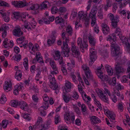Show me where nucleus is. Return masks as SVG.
Returning <instances> with one entry per match:
<instances>
[{
  "mask_svg": "<svg viewBox=\"0 0 130 130\" xmlns=\"http://www.w3.org/2000/svg\"><path fill=\"white\" fill-rule=\"evenodd\" d=\"M107 40L109 41L111 44L110 49L111 54L114 56H117L122 53L120 47L117 44H115L116 38L115 36L112 35H108L107 37Z\"/></svg>",
  "mask_w": 130,
  "mask_h": 130,
  "instance_id": "1",
  "label": "nucleus"
},
{
  "mask_svg": "<svg viewBox=\"0 0 130 130\" xmlns=\"http://www.w3.org/2000/svg\"><path fill=\"white\" fill-rule=\"evenodd\" d=\"M62 37L63 40H65V41H63V47L62 50L63 51V55L64 57H68L69 56V53L70 51V48L68 47V44L69 42V37H66L65 35V33L64 32L62 33Z\"/></svg>",
  "mask_w": 130,
  "mask_h": 130,
  "instance_id": "2",
  "label": "nucleus"
},
{
  "mask_svg": "<svg viewBox=\"0 0 130 130\" xmlns=\"http://www.w3.org/2000/svg\"><path fill=\"white\" fill-rule=\"evenodd\" d=\"M30 2H27L25 0L21 1H12L11 3V5L15 7L23 8L30 5Z\"/></svg>",
  "mask_w": 130,
  "mask_h": 130,
  "instance_id": "3",
  "label": "nucleus"
},
{
  "mask_svg": "<svg viewBox=\"0 0 130 130\" xmlns=\"http://www.w3.org/2000/svg\"><path fill=\"white\" fill-rule=\"evenodd\" d=\"M77 43L78 46L83 50L84 49L87 50L88 45L87 39L82 40L81 38L79 37L77 39Z\"/></svg>",
  "mask_w": 130,
  "mask_h": 130,
  "instance_id": "4",
  "label": "nucleus"
},
{
  "mask_svg": "<svg viewBox=\"0 0 130 130\" xmlns=\"http://www.w3.org/2000/svg\"><path fill=\"white\" fill-rule=\"evenodd\" d=\"M102 90L98 89L97 92L100 98L105 102L108 103V98L106 93Z\"/></svg>",
  "mask_w": 130,
  "mask_h": 130,
  "instance_id": "5",
  "label": "nucleus"
},
{
  "mask_svg": "<svg viewBox=\"0 0 130 130\" xmlns=\"http://www.w3.org/2000/svg\"><path fill=\"white\" fill-rule=\"evenodd\" d=\"M51 76L50 83L51 85L50 86V88L52 89L55 90V93L57 94L59 92L58 85L56 84V80L54 77H52Z\"/></svg>",
  "mask_w": 130,
  "mask_h": 130,
  "instance_id": "6",
  "label": "nucleus"
},
{
  "mask_svg": "<svg viewBox=\"0 0 130 130\" xmlns=\"http://www.w3.org/2000/svg\"><path fill=\"white\" fill-rule=\"evenodd\" d=\"M28 46L29 52L33 54H35L36 51L39 49V46L37 43L33 45L30 42L29 43Z\"/></svg>",
  "mask_w": 130,
  "mask_h": 130,
  "instance_id": "7",
  "label": "nucleus"
},
{
  "mask_svg": "<svg viewBox=\"0 0 130 130\" xmlns=\"http://www.w3.org/2000/svg\"><path fill=\"white\" fill-rule=\"evenodd\" d=\"M31 21L32 25L27 21H24V26L25 28L29 30H31L32 27L35 28L37 23V21L35 20L34 18H32V19Z\"/></svg>",
  "mask_w": 130,
  "mask_h": 130,
  "instance_id": "8",
  "label": "nucleus"
},
{
  "mask_svg": "<svg viewBox=\"0 0 130 130\" xmlns=\"http://www.w3.org/2000/svg\"><path fill=\"white\" fill-rule=\"evenodd\" d=\"M108 17L111 21V25L114 28L116 27L117 24L119 21L118 18L117 17H114L112 13L109 14L108 15Z\"/></svg>",
  "mask_w": 130,
  "mask_h": 130,
  "instance_id": "9",
  "label": "nucleus"
},
{
  "mask_svg": "<svg viewBox=\"0 0 130 130\" xmlns=\"http://www.w3.org/2000/svg\"><path fill=\"white\" fill-rule=\"evenodd\" d=\"M87 14V12L84 13L83 11H80L78 12V18L80 20L85 21L88 22L89 21V20L87 19L86 18Z\"/></svg>",
  "mask_w": 130,
  "mask_h": 130,
  "instance_id": "10",
  "label": "nucleus"
},
{
  "mask_svg": "<svg viewBox=\"0 0 130 130\" xmlns=\"http://www.w3.org/2000/svg\"><path fill=\"white\" fill-rule=\"evenodd\" d=\"M119 38L121 39L122 42L124 44L125 46V47L126 49L127 50H129L130 47V45L128 42L127 39L124 36H120Z\"/></svg>",
  "mask_w": 130,
  "mask_h": 130,
  "instance_id": "11",
  "label": "nucleus"
},
{
  "mask_svg": "<svg viewBox=\"0 0 130 130\" xmlns=\"http://www.w3.org/2000/svg\"><path fill=\"white\" fill-rule=\"evenodd\" d=\"M19 106L22 110L27 111L28 109V106L27 103L25 102L22 101L19 102Z\"/></svg>",
  "mask_w": 130,
  "mask_h": 130,
  "instance_id": "12",
  "label": "nucleus"
},
{
  "mask_svg": "<svg viewBox=\"0 0 130 130\" xmlns=\"http://www.w3.org/2000/svg\"><path fill=\"white\" fill-rule=\"evenodd\" d=\"M20 12L19 11L12 12L11 17L14 21L19 20L20 21Z\"/></svg>",
  "mask_w": 130,
  "mask_h": 130,
  "instance_id": "13",
  "label": "nucleus"
},
{
  "mask_svg": "<svg viewBox=\"0 0 130 130\" xmlns=\"http://www.w3.org/2000/svg\"><path fill=\"white\" fill-rule=\"evenodd\" d=\"M13 35L18 37H20L22 35L23 33L21 31L20 28L19 27H16L13 31Z\"/></svg>",
  "mask_w": 130,
  "mask_h": 130,
  "instance_id": "14",
  "label": "nucleus"
},
{
  "mask_svg": "<svg viewBox=\"0 0 130 130\" xmlns=\"http://www.w3.org/2000/svg\"><path fill=\"white\" fill-rule=\"evenodd\" d=\"M118 12L121 15L124 16L125 17H127L128 19H129L130 11L129 10H122L119 11Z\"/></svg>",
  "mask_w": 130,
  "mask_h": 130,
  "instance_id": "15",
  "label": "nucleus"
},
{
  "mask_svg": "<svg viewBox=\"0 0 130 130\" xmlns=\"http://www.w3.org/2000/svg\"><path fill=\"white\" fill-rule=\"evenodd\" d=\"M43 121L41 118L39 117L37 120V123L35 125L33 126L34 128L39 129L41 128V126L42 125V124Z\"/></svg>",
  "mask_w": 130,
  "mask_h": 130,
  "instance_id": "16",
  "label": "nucleus"
},
{
  "mask_svg": "<svg viewBox=\"0 0 130 130\" xmlns=\"http://www.w3.org/2000/svg\"><path fill=\"white\" fill-rule=\"evenodd\" d=\"M51 123L52 121L51 119L47 120L44 124H43L41 126V130H45L48 129L50 127V125L51 124Z\"/></svg>",
  "mask_w": 130,
  "mask_h": 130,
  "instance_id": "17",
  "label": "nucleus"
},
{
  "mask_svg": "<svg viewBox=\"0 0 130 130\" xmlns=\"http://www.w3.org/2000/svg\"><path fill=\"white\" fill-rule=\"evenodd\" d=\"M115 67L116 72L117 74H119L124 72L125 69L123 68L122 67L120 66L119 63H117Z\"/></svg>",
  "mask_w": 130,
  "mask_h": 130,
  "instance_id": "18",
  "label": "nucleus"
},
{
  "mask_svg": "<svg viewBox=\"0 0 130 130\" xmlns=\"http://www.w3.org/2000/svg\"><path fill=\"white\" fill-rule=\"evenodd\" d=\"M65 85L64 89L65 91L66 92H68L71 91V87L73 85L69 81L66 80L65 81Z\"/></svg>",
  "mask_w": 130,
  "mask_h": 130,
  "instance_id": "19",
  "label": "nucleus"
},
{
  "mask_svg": "<svg viewBox=\"0 0 130 130\" xmlns=\"http://www.w3.org/2000/svg\"><path fill=\"white\" fill-rule=\"evenodd\" d=\"M97 9L96 7V6H94L92 8L89 14L90 18L96 17Z\"/></svg>",
  "mask_w": 130,
  "mask_h": 130,
  "instance_id": "20",
  "label": "nucleus"
},
{
  "mask_svg": "<svg viewBox=\"0 0 130 130\" xmlns=\"http://www.w3.org/2000/svg\"><path fill=\"white\" fill-rule=\"evenodd\" d=\"M90 121L92 124H94L99 123L101 122V120L98 117L95 116H92L90 118Z\"/></svg>",
  "mask_w": 130,
  "mask_h": 130,
  "instance_id": "21",
  "label": "nucleus"
},
{
  "mask_svg": "<svg viewBox=\"0 0 130 130\" xmlns=\"http://www.w3.org/2000/svg\"><path fill=\"white\" fill-rule=\"evenodd\" d=\"M103 31L104 34L109 33L110 31V29L108 26L105 23H103L102 26Z\"/></svg>",
  "mask_w": 130,
  "mask_h": 130,
  "instance_id": "22",
  "label": "nucleus"
},
{
  "mask_svg": "<svg viewBox=\"0 0 130 130\" xmlns=\"http://www.w3.org/2000/svg\"><path fill=\"white\" fill-rule=\"evenodd\" d=\"M121 82L122 83H129L130 85V73H128L127 76H123L121 79Z\"/></svg>",
  "mask_w": 130,
  "mask_h": 130,
  "instance_id": "23",
  "label": "nucleus"
},
{
  "mask_svg": "<svg viewBox=\"0 0 130 130\" xmlns=\"http://www.w3.org/2000/svg\"><path fill=\"white\" fill-rule=\"evenodd\" d=\"M55 33V32H52V34H53V35L50 38L47 40V42L48 44H52L54 43L56 37L57 36L56 34L54 35Z\"/></svg>",
  "mask_w": 130,
  "mask_h": 130,
  "instance_id": "24",
  "label": "nucleus"
},
{
  "mask_svg": "<svg viewBox=\"0 0 130 130\" xmlns=\"http://www.w3.org/2000/svg\"><path fill=\"white\" fill-rule=\"evenodd\" d=\"M72 114L69 113H66L64 115V119L66 122L68 124L71 123V116Z\"/></svg>",
  "mask_w": 130,
  "mask_h": 130,
  "instance_id": "25",
  "label": "nucleus"
},
{
  "mask_svg": "<svg viewBox=\"0 0 130 130\" xmlns=\"http://www.w3.org/2000/svg\"><path fill=\"white\" fill-rule=\"evenodd\" d=\"M22 71L20 70H17L16 72L15 78L18 81H20L22 79Z\"/></svg>",
  "mask_w": 130,
  "mask_h": 130,
  "instance_id": "26",
  "label": "nucleus"
},
{
  "mask_svg": "<svg viewBox=\"0 0 130 130\" xmlns=\"http://www.w3.org/2000/svg\"><path fill=\"white\" fill-rule=\"evenodd\" d=\"M72 51V52L73 55H75L76 56H78L80 55V53L77 50V47L74 45H72V47L71 48Z\"/></svg>",
  "mask_w": 130,
  "mask_h": 130,
  "instance_id": "27",
  "label": "nucleus"
},
{
  "mask_svg": "<svg viewBox=\"0 0 130 130\" xmlns=\"http://www.w3.org/2000/svg\"><path fill=\"white\" fill-rule=\"evenodd\" d=\"M12 84L10 83L6 82L5 86H4V89L6 91H8L12 89Z\"/></svg>",
  "mask_w": 130,
  "mask_h": 130,
  "instance_id": "28",
  "label": "nucleus"
},
{
  "mask_svg": "<svg viewBox=\"0 0 130 130\" xmlns=\"http://www.w3.org/2000/svg\"><path fill=\"white\" fill-rule=\"evenodd\" d=\"M62 97L64 102L68 103L69 102L71 99L69 95L64 93L62 94Z\"/></svg>",
  "mask_w": 130,
  "mask_h": 130,
  "instance_id": "29",
  "label": "nucleus"
},
{
  "mask_svg": "<svg viewBox=\"0 0 130 130\" xmlns=\"http://www.w3.org/2000/svg\"><path fill=\"white\" fill-rule=\"evenodd\" d=\"M105 67L108 74L110 75H112L113 72L111 67L108 64H106L105 66Z\"/></svg>",
  "mask_w": 130,
  "mask_h": 130,
  "instance_id": "30",
  "label": "nucleus"
},
{
  "mask_svg": "<svg viewBox=\"0 0 130 130\" xmlns=\"http://www.w3.org/2000/svg\"><path fill=\"white\" fill-rule=\"evenodd\" d=\"M89 42L91 46H94L95 45L96 42V40L94 38L92 37H89Z\"/></svg>",
  "mask_w": 130,
  "mask_h": 130,
  "instance_id": "31",
  "label": "nucleus"
},
{
  "mask_svg": "<svg viewBox=\"0 0 130 130\" xmlns=\"http://www.w3.org/2000/svg\"><path fill=\"white\" fill-rule=\"evenodd\" d=\"M20 21H22L24 23V21H26L25 20H24L22 19V18L25 19L26 16H28L29 15L28 13L27 12H20Z\"/></svg>",
  "mask_w": 130,
  "mask_h": 130,
  "instance_id": "32",
  "label": "nucleus"
},
{
  "mask_svg": "<svg viewBox=\"0 0 130 130\" xmlns=\"http://www.w3.org/2000/svg\"><path fill=\"white\" fill-rule=\"evenodd\" d=\"M107 115L111 121H112L113 120H115L116 116L113 112L110 111L109 114Z\"/></svg>",
  "mask_w": 130,
  "mask_h": 130,
  "instance_id": "33",
  "label": "nucleus"
},
{
  "mask_svg": "<svg viewBox=\"0 0 130 130\" xmlns=\"http://www.w3.org/2000/svg\"><path fill=\"white\" fill-rule=\"evenodd\" d=\"M55 22L56 24L59 23H63L64 21L60 16L56 17L55 19Z\"/></svg>",
  "mask_w": 130,
  "mask_h": 130,
  "instance_id": "34",
  "label": "nucleus"
},
{
  "mask_svg": "<svg viewBox=\"0 0 130 130\" xmlns=\"http://www.w3.org/2000/svg\"><path fill=\"white\" fill-rule=\"evenodd\" d=\"M85 75L87 79H92L93 76L90 70L85 72Z\"/></svg>",
  "mask_w": 130,
  "mask_h": 130,
  "instance_id": "35",
  "label": "nucleus"
},
{
  "mask_svg": "<svg viewBox=\"0 0 130 130\" xmlns=\"http://www.w3.org/2000/svg\"><path fill=\"white\" fill-rule=\"evenodd\" d=\"M100 75L98 76L102 80L104 81H107L109 80L107 76L106 75H103V73L100 74Z\"/></svg>",
  "mask_w": 130,
  "mask_h": 130,
  "instance_id": "36",
  "label": "nucleus"
},
{
  "mask_svg": "<svg viewBox=\"0 0 130 130\" xmlns=\"http://www.w3.org/2000/svg\"><path fill=\"white\" fill-rule=\"evenodd\" d=\"M31 6L29 8V10H37L39 8V6L38 4H31Z\"/></svg>",
  "mask_w": 130,
  "mask_h": 130,
  "instance_id": "37",
  "label": "nucleus"
},
{
  "mask_svg": "<svg viewBox=\"0 0 130 130\" xmlns=\"http://www.w3.org/2000/svg\"><path fill=\"white\" fill-rule=\"evenodd\" d=\"M66 31L69 35L71 36L73 33V30L72 28L70 25H68L66 28Z\"/></svg>",
  "mask_w": 130,
  "mask_h": 130,
  "instance_id": "38",
  "label": "nucleus"
},
{
  "mask_svg": "<svg viewBox=\"0 0 130 130\" xmlns=\"http://www.w3.org/2000/svg\"><path fill=\"white\" fill-rule=\"evenodd\" d=\"M33 62L34 63L38 62L41 63H44V61L42 57H35L33 60Z\"/></svg>",
  "mask_w": 130,
  "mask_h": 130,
  "instance_id": "39",
  "label": "nucleus"
},
{
  "mask_svg": "<svg viewBox=\"0 0 130 130\" xmlns=\"http://www.w3.org/2000/svg\"><path fill=\"white\" fill-rule=\"evenodd\" d=\"M19 101L17 100H12L11 101L10 104L12 106L15 107L18 105Z\"/></svg>",
  "mask_w": 130,
  "mask_h": 130,
  "instance_id": "40",
  "label": "nucleus"
},
{
  "mask_svg": "<svg viewBox=\"0 0 130 130\" xmlns=\"http://www.w3.org/2000/svg\"><path fill=\"white\" fill-rule=\"evenodd\" d=\"M8 42V39H4L3 43V46L4 48H7L10 46L9 45Z\"/></svg>",
  "mask_w": 130,
  "mask_h": 130,
  "instance_id": "41",
  "label": "nucleus"
},
{
  "mask_svg": "<svg viewBox=\"0 0 130 130\" xmlns=\"http://www.w3.org/2000/svg\"><path fill=\"white\" fill-rule=\"evenodd\" d=\"M97 57H89L88 59L89 61V65L91 66L96 59Z\"/></svg>",
  "mask_w": 130,
  "mask_h": 130,
  "instance_id": "42",
  "label": "nucleus"
},
{
  "mask_svg": "<svg viewBox=\"0 0 130 130\" xmlns=\"http://www.w3.org/2000/svg\"><path fill=\"white\" fill-rule=\"evenodd\" d=\"M102 69H104V67L102 64H101V66L98 67L97 68L96 74L98 76L100 75V74L103 73V72L101 71Z\"/></svg>",
  "mask_w": 130,
  "mask_h": 130,
  "instance_id": "43",
  "label": "nucleus"
},
{
  "mask_svg": "<svg viewBox=\"0 0 130 130\" xmlns=\"http://www.w3.org/2000/svg\"><path fill=\"white\" fill-rule=\"evenodd\" d=\"M90 56H91L94 57L96 56V52L94 50V48H91L90 50Z\"/></svg>",
  "mask_w": 130,
  "mask_h": 130,
  "instance_id": "44",
  "label": "nucleus"
},
{
  "mask_svg": "<svg viewBox=\"0 0 130 130\" xmlns=\"http://www.w3.org/2000/svg\"><path fill=\"white\" fill-rule=\"evenodd\" d=\"M24 66L26 70H27L28 69V60L27 58L25 57L24 59Z\"/></svg>",
  "mask_w": 130,
  "mask_h": 130,
  "instance_id": "45",
  "label": "nucleus"
},
{
  "mask_svg": "<svg viewBox=\"0 0 130 130\" xmlns=\"http://www.w3.org/2000/svg\"><path fill=\"white\" fill-rule=\"evenodd\" d=\"M56 60H58L59 63L60 65H63L64 64V61L63 60V57H54Z\"/></svg>",
  "mask_w": 130,
  "mask_h": 130,
  "instance_id": "46",
  "label": "nucleus"
},
{
  "mask_svg": "<svg viewBox=\"0 0 130 130\" xmlns=\"http://www.w3.org/2000/svg\"><path fill=\"white\" fill-rule=\"evenodd\" d=\"M55 70L54 71H52V72H51V74L52 75H50L49 76H48V79H49L50 82V77H51V76L52 77H53L54 78V79H55L54 76V74H57L58 73V71H57V69H55Z\"/></svg>",
  "mask_w": 130,
  "mask_h": 130,
  "instance_id": "47",
  "label": "nucleus"
},
{
  "mask_svg": "<svg viewBox=\"0 0 130 130\" xmlns=\"http://www.w3.org/2000/svg\"><path fill=\"white\" fill-rule=\"evenodd\" d=\"M51 12L52 14H54L58 11L59 10L56 7H53L51 9Z\"/></svg>",
  "mask_w": 130,
  "mask_h": 130,
  "instance_id": "48",
  "label": "nucleus"
},
{
  "mask_svg": "<svg viewBox=\"0 0 130 130\" xmlns=\"http://www.w3.org/2000/svg\"><path fill=\"white\" fill-rule=\"evenodd\" d=\"M7 100L5 96L4 95H2L1 98L0 103L2 104L4 103L7 101Z\"/></svg>",
  "mask_w": 130,
  "mask_h": 130,
  "instance_id": "49",
  "label": "nucleus"
},
{
  "mask_svg": "<svg viewBox=\"0 0 130 130\" xmlns=\"http://www.w3.org/2000/svg\"><path fill=\"white\" fill-rule=\"evenodd\" d=\"M29 115V114L27 113H24L22 114V116L24 119L29 121L31 119V118L28 116Z\"/></svg>",
  "mask_w": 130,
  "mask_h": 130,
  "instance_id": "50",
  "label": "nucleus"
},
{
  "mask_svg": "<svg viewBox=\"0 0 130 130\" xmlns=\"http://www.w3.org/2000/svg\"><path fill=\"white\" fill-rule=\"evenodd\" d=\"M70 76L72 79V80L74 82L75 84L77 83V81L76 80V77L74 75V73L72 72L70 74Z\"/></svg>",
  "mask_w": 130,
  "mask_h": 130,
  "instance_id": "51",
  "label": "nucleus"
},
{
  "mask_svg": "<svg viewBox=\"0 0 130 130\" xmlns=\"http://www.w3.org/2000/svg\"><path fill=\"white\" fill-rule=\"evenodd\" d=\"M82 68L84 71V72H88L89 70H90L89 68L86 64H83L82 65Z\"/></svg>",
  "mask_w": 130,
  "mask_h": 130,
  "instance_id": "52",
  "label": "nucleus"
},
{
  "mask_svg": "<svg viewBox=\"0 0 130 130\" xmlns=\"http://www.w3.org/2000/svg\"><path fill=\"white\" fill-rule=\"evenodd\" d=\"M117 106L119 110H120V111H123L124 106L122 103H119L118 105Z\"/></svg>",
  "mask_w": 130,
  "mask_h": 130,
  "instance_id": "53",
  "label": "nucleus"
},
{
  "mask_svg": "<svg viewBox=\"0 0 130 130\" xmlns=\"http://www.w3.org/2000/svg\"><path fill=\"white\" fill-rule=\"evenodd\" d=\"M72 96L73 98L75 99H78L79 97V95L78 93L76 91H73V92Z\"/></svg>",
  "mask_w": 130,
  "mask_h": 130,
  "instance_id": "54",
  "label": "nucleus"
},
{
  "mask_svg": "<svg viewBox=\"0 0 130 130\" xmlns=\"http://www.w3.org/2000/svg\"><path fill=\"white\" fill-rule=\"evenodd\" d=\"M108 83L110 85H111L114 86L116 84V78L115 77L113 78L112 80H110L108 81Z\"/></svg>",
  "mask_w": 130,
  "mask_h": 130,
  "instance_id": "55",
  "label": "nucleus"
},
{
  "mask_svg": "<svg viewBox=\"0 0 130 130\" xmlns=\"http://www.w3.org/2000/svg\"><path fill=\"white\" fill-rule=\"evenodd\" d=\"M121 32V30L119 28H116L115 31V34L116 36L118 35L120 36H121V35L120 34V33Z\"/></svg>",
  "mask_w": 130,
  "mask_h": 130,
  "instance_id": "56",
  "label": "nucleus"
},
{
  "mask_svg": "<svg viewBox=\"0 0 130 130\" xmlns=\"http://www.w3.org/2000/svg\"><path fill=\"white\" fill-rule=\"evenodd\" d=\"M49 4V3L47 1L43 2L41 4V6L42 8H46L47 7V5Z\"/></svg>",
  "mask_w": 130,
  "mask_h": 130,
  "instance_id": "57",
  "label": "nucleus"
},
{
  "mask_svg": "<svg viewBox=\"0 0 130 130\" xmlns=\"http://www.w3.org/2000/svg\"><path fill=\"white\" fill-rule=\"evenodd\" d=\"M92 21L91 23V25L92 26H93L96 24V17L91 18Z\"/></svg>",
  "mask_w": 130,
  "mask_h": 130,
  "instance_id": "58",
  "label": "nucleus"
},
{
  "mask_svg": "<svg viewBox=\"0 0 130 130\" xmlns=\"http://www.w3.org/2000/svg\"><path fill=\"white\" fill-rule=\"evenodd\" d=\"M8 123V120L3 121L2 122V126L3 128H6L7 127Z\"/></svg>",
  "mask_w": 130,
  "mask_h": 130,
  "instance_id": "59",
  "label": "nucleus"
},
{
  "mask_svg": "<svg viewBox=\"0 0 130 130\" xmlns=\"http://www.w3.org/2000/svg\"><path fill=\"white\" fill-rule=\"evenodd\" d=\"M9 29V27L8 26L7 24H5L2 25L1 30H8Z\"/></svg>",
  "mask_w": 130,
  "mask_h": 130,
  "instance_id": "60",
  "label": "nucleus"
},
{
  "mask_svg": "<svg viewBox=\"0 0 130 130\" xmlns=\"http://www.w3.org/2000/svg\"><path fill=\"white\" fill-rule=\"evenodd\" d=\"M40 111V115L42 116H45L46 114V113L45 111L43 109H39Z\"/></svg>",
  "mask_w": 130,
  "mask_h": 130,
  "instance_id": "61",
  "label": "nucleus"
},
{
  "mask_svg": "<svg viewBox=\"0 0 130 130\" xmlns=\"http://www.w3.org/2000/svg\"><path fill=\"white\" fill-rule=\"evenodd\" d=\"M50 63L53 69H56V64L54 61L50 60Z\"/></svg>",
  "mask_w": 130,
  "mask_h": 130,
  "instance_id": "62",
  "label": "nucleus"
},
{
  "mask_svg": "<svg viewBox=\"0 0 130 130\" xmlns=\"http://www.w3.org/2000/svg\"><path fill=\"white\" fill-rule=\"evenodd\" d=\"M7 12L4 9H2L0 10V14L3 17L5 16Z\"/></svg>",
  "mask_w": 130,
  "mask_h": 130,
  "instance_id": "63",
  "label": "nucleus"
},
{
  "mask_svg": "<svg viewBox=\"0 0 130 130\" xmlns=\"http://www.w3.org/2000/svg\"><path fill=\"white\" fill-rule=\"evenodd\" d=\"M60 117L58 115H56L55 117V123L57 124L60 121Z\"/></svg>",
  "mask_w": 130,
  "mask_h": 130,
  "instance_id": "64",
  "label": "nucleus"
}]
</instances>
